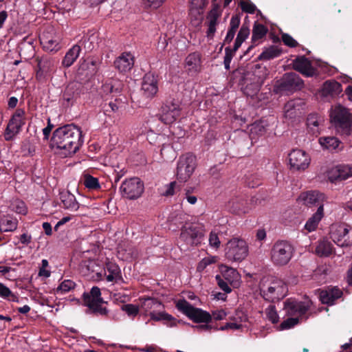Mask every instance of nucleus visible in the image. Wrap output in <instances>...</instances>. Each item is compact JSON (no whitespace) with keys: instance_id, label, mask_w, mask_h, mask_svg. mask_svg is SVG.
I'll list each match as a JSON object with an SVG mask.
<instances>
[{"instance_id":"nucleus-1","label":"nucleus","mask_w":352,"mask_h":352,"mask_svg":"<svg viewBox=\"0 0 352 352\" xmlns=\"http://www.w3.org/2000/svg\"><path fill=\"white\" fill-rule=\"evenodd\" d=\"M83 143L82 132L75 125L67 124L56 129L51 139V146L64 157L75 154Z\"/></svg>"},{"instance_id":"nucleus-2","label":"nucleus","mask_w":352,"mask_h":352,"mask_svg":"<svg viewBox=\"0 0 352 352\" xmlns=\"http://www.w3.org/2000/svg\"><path fill=\"white\" fill-rule=\"evenodd\" d=\"M261 296L268 301L279 300L287 294V286L278 278L272 276L263 277L259 283Z\"/></svg>"},{"instance_id":"nucleus-3","label":"nucleus","mask_w":352,"mask_h":352,"mask_svg":"<svg viewBox=\"0 0 352 352\" xmlns=\"http://www.w3.org/2000/svg\"><path fill=\"white\" fill-rule=\"evenodd\" d=\"M294 252L292 245L286 241L276 242L271 250V261L276 266H284L292 259Z\"/></svg>"},{"instance_id":"nucleus-4","label":"nucleus","mask_w":352,"mask_h":352,"mask_svg":"<svg viewBox=\"0 0 352 352\" xmlns=\"http://www.w3.org/2000/svg\"><path fill=\"white\" fill-rule=\"evenodd\" d=\"M226 258L232 261H241L248 255V246L245 241L233 238L228 241L225 248Z\"/></svg>"},{"instance_id":"nucleus-5","label":"nucleus","mask_w":352,"mask_h":352,"mask_svg":"<svg viewBox=\"0 0 352 352\" xmlns=\"http://www.w3.org/2000/svg\"><path fill=\"white\" fill-rule=\"evenodd\" d=\"M330 236L333 241L340 247L352 245V226L346 224H333L331 226Z\"/></svg>"},{"instance_id":"nucleus-6","label":"nucleus","mask_w":352,"mask_h":352,"mask_svg":"<svg viewBox=\"0 0 352 352\" xmlns=\"http://www.w3.org/2000/svg\"><path fill=\"white\" fill-rule=\"evenodd\" d=\"M83 300L85 306L89 307L90 311L96 314L106 316L108 310L102 306L104 302L101 297V292L99 287H93L89 293L83 294Z\"/></svg>"},{"instance_id":"nucleus-7","label":"nucleus","mask_w":352,"mask_h":352,"mask_svg":"<svg viewBox=\"0 0 352 352\" xmlns=\"http://www.w3.org/2000/svg\"><path fill=\"white\" fill-rule=\"evenodd\" d=\"M176 307L179 311L195 322L208 323L211 321V315L210 313L192 307L184 299L179 300L176 303Z\"/></svg>"},{"instance_id":"nucleus-8","label":"nucleus","mask_w":352,"mask_h":352,"mask_svg":"<svg viewBox=\"0 0 352 352\" xmlns=\"http://www.w3.org/2000/svg\"><path fill=\"white\" fill-rule=\"evenodd\" d=\"M196 157L187 153L182 155L177 162V179L180 182L188 181L196 168Z\"/></svg>"},{"instance_id":"nucleus-9","label":"nucleus","mask_w":352,"mask_h":352,"mask_svg":"<svg viewBox=\"0 0 352 352\" xmlns=\"http://www.w3.org/2000/svg\"><path fill=\"white\" fill-rule=\"evenodd\" d=\"M311 304V301L308 298L303 301L289 298L284 302L283 309L287 316L296 317L300 320L310 309Z\"/></svg>"},{"instance_id":"nucleus-10","label":"nucleus","mask_w":352,"mask_h":352,"mask_svg":"<svg viewBox=\"0 0 352 352\" xmlns=\"http://www.w3.org/2000/svg\"><path fill=\"white\" fill-rule=\"evenodd\" d=\"M331 119L336 126L341 129L344 133H350L352 118L351 113L346 108L342 106L336 107L331 113Z\"/></svg>"},{"instance_id":"nucleus-11","label":"nucleus","mask_w":352,"mask_h":352,"mask_svg":"<svg viewBox=\"0 0 352 352\" xmlns=\"http://www.w3.org/2000/svg\"><path fill=\"white\" fill-rule=\"evenodd\" d=\"M122 195L129 199L139 198L144 192V184L138 177L125 179L120 186Z\"/></svg>"},{"instance_id":"nucleus-12","label":"nucleus","mask_w":352,"mask_h":352,"mask_svg":"<svg viewBox=\"0 0 352 352\" xmlns=\"http://www.w3.org/2000/svg\"><path fill=\"white\" fill-rule=\"evenodd\" d=\"M25 111L17 109L12 116L4 133V138L9 141L12 140L25 124Z\"/></svg>"},{"instance_id":"nucleus-13","label":"nucleus","mask_w":352,"mask_h":352,"mask_svg":"<svg viewBox=\"0 0 352 352\" xmlns=\"http://www.w3.org/2000/svg\"><path fill=\"white\" fill-rule=\"evenodd\" d=\"M180 111L181 109L178 102H175L173 100L166 101L161 108L159 119L164 124H171L179 117Z\"/></svg>"},{"instance_id":"nucleus-14","label":"nucleus","mask_w":352,"mask_h":352,"mask_svg":"<svg viewBox=\"0 0 352 352\" xmlns=\"http://www.w3.org/2000/svg\"><path fill=\"white\" fill-rule=\"evenodd\" d=\"M204 236L200 227L195 225L184 226L181 232L180 239L188 245H197Z\"/></svg>"},{"instance_id":"nucleus-15","label":"nucleus","mask_w":352,"mask_h":352,"mask_svg":"<svg viewBox=\"0 0 352 352\" xmlns=\"http://www.w3.org/2000/svg\"><path fill=\"white\" fill-rule=\"evenodd\" d=\"M310 161L309 155L300 149H294L289 154L290 166L296 170H305L309 166Z\"/></svg>"},{"instance_id":"nucleus-16","label":"nucleus","mask_w":352,"mask_h":352,"mask_svg":"<svg viewBox=\"0 0 352 352\" xmlns=\"http://www.w3.org/2000/svg\"><path fill=\"white\" fill-rule=\"evenodd\" d=\"M303 81L295 73L285 74L278 82V87L280 91H294L303 87Z\"/></svg>"},{"instance_id":"nucleus-17","label":"nucleus","mask_w":352,"mask_h":352,"mask_svg":"<svg viewBox=\"0 0 352 352\" xmlns=\"http://www.w3.org/2000/svg\"><path fill=\"white\" fill-rule=\"evenodd\" d=\"M298 200L304 205L311 207L314 206H323V203L327 200L324 193L317 190H309L302 192L298 197Z\"/></svg>"},{"instance_id":"nucleus-18","label":"nucleus","mask_w":352,"mask_h":352,"mask_svg":"<svg viewBox=\"0 0 352 352\" xmlns=\"http://www.w3.org/2000/svg\"><path fill=\"white\" fill-rule=\"evenodd\" d=\"M113 65L119 72L126 73L134 65V56L130 52H123L116 58Z\"/></svg>"},{"instance_id":"nucleus-19","label":"nucleus","mask_w":352,"mask_h":352,"mask_svg":"<svg viewBox=\"0 0 352 352\" xmlns=\"http://www.w3.org/2000/svg\"><path fill=\"white\" fill-rule=\"evenodd\" d=\"M141 91L146 98H153L158 91L157 82L151 74H146L143 78Z\"/></svg>"},{"instance_id":"nucleus-20","label":"nucleus","mask_w":352,"mask_h":352,"mask_svg":"<svg viewBox=\"0 0 352 352\" xmlns=\"http://www.w3.org/2000/svg\"><path fill=\"white\" fill-rule=\"evenodd\" d=\"M293 68L307 77H311L316 74L311 62L305 56L297 57L293 61Z\"/></svg>"},{"instance_id":"nucleus-21","label":"nucleus","mask_w":352,"mask_h":352,"mask_svg":"<svg viewBox=\"0 0 352 352\" xmlns=\"http://www.w3.org/2000/svg\"><path fill=\"white\" fill-rule=\"evenodd\" d=\"M185 68L190 75L199 73L201 69V54L198 52L188 54L185 59Z\"/></svg>"},{"instance_id":"nucleus-22","label":"nucleus","mask_w":352,"mask_h":352,"mask_svg":"<svg viewBox=\"0 0 352 352\" xmlns=\"http://www.w3.org/2000/svg\"><path fill=\"white\" fill-rule=\"evenodd\" d=\"M59 196L60 204L63 208L71 211H77L78 210L80 205L74 195L69 191L64 190L60 192Z\"/></svg>"},{"instance_id":"nucleus-23","label":"nucleus","mask_w":352,"mask_h":352,"mask_svg":"<svg viewBox=\"0 0 352 352\" xmlns=\"http://www.w3.org/2000/svg\"><path fill=\"white\" fill-rule=\"evenodd\" d=\"M342 292L338 287L328 288L320 293V299L323 304L333 305L335 300L341 298Z\"/></svg>"},{"instance_id":"nucleus-24","label":"nucleus","mask_w":352,"mask_h":352,"mask_svg":"<svg viewBox=\"0 0 352 352\" xmlns=\"http://www.w3.org/2000/svg\"><path fill=\"white\" fill-rule=\"evenodd\" d=\"M41 44L45 50L48 52H57L60 46L59 38L56 36H50L47 33L43 32L40 36Z\"/></svg>"},{"instance_id":"nucleus-25","label":"nucleus","mask_w":352,"mask_h":352,"mask_svg":"<svg viewBox=\"0 0 352 352\" xmlns=\"http://www.w3.org/2000/svg\"><path fill=\"white\" fill-rule=\"evenodd\" d=\"M342 92L340 83L336 80H327L324 82L321 89V94L324 97H334Z\"/></svg>"},{"instance_id":"nucleus-26","label":"nucleus","mask_w":352,"mask_h":352,"mask_svg":"<svg viewBox=\"0 0 352 352\" xmlns=\"http://www.w3.org/2000/svg\"><path fill=\"white\" fill-rule=\"evenodd\" d=\"M106 279L108 282H118L122 280L120 267L115 263L108 262L104 268Z\"/></svg>"},{"instance_id":"nucleus-27","label":"nucleus","mask_w":352,"mask_h":352,"mask_svg":"<svg viewBox=\"0 0 352 352\" xmlns=\"http://www.w3.org/2000/svg\"><path fill=\"white\" fill-rule=\"evenodd\" d=\"M324 217V208L320 205L317 211L307 221L305 225V229L309 232L316 230L318 223Z\"/></svg>"},{"instance_id":"nucleus-28","label":"nucleus","mask_w":352,"mask_h":352,"mask_svg":"<svg viewBox=\"0 0 352 352\" xmlns=\"http://www.w3.org/2000/svg\"><path fill=\"white\" fill-rule=\"evenodd\" d=\"M246 320V315L242 311H236L235 316L233 317V322H228L226 325L221 327L218 329L221 331H225L229 329H239L243 326L242 323Z\"/></svg>"},{"instance_id":"nucleus-29","label":"nucleus","mask_w":352,"mask_h":352,"mask_svg":"<svg viewBox=\"0 0 352 352\" xmlns=\"http://www.w3.org/2000/svg\"><path fill=\"white\" fill-rule=\"evenodd\" d=\"M19 53L26 58L34 55V40L30 38H25L19 44Z\"/></svg>"},{"instance_id":"nucleus-30","label":"nucleus","mask_w":352,"mask_h":352,"mask_svg":"<svg viewBox=\"0 0 352 352\" xmlns=\"http://www.w3.org/2000/svg\"><path fill=\"white\" fill-rule=\"evenodd\" d=\"M140 300L145 316H149V313L155 311L162 307V303L153 298H140Z\"/></svg>"},{"instance_id":"nucleus-31","label":"nucleus","mask_w":352,"mask_h":352,"mask_svg":"<svg viewBox=\"0 0 352 352\" xmlns=\"http://www.w3.org/2000/svg\"><path fill=\"white\" fill-rule=\"evenodd\" d=\"M150 320L156 322L164 321V324L168 327H174L176 325L175 319L170 314L165 311H153L149 313Z\"/></svg>"},{"instance_id":"nucleus-32","label":"nucleus","mask_w":352,"mask_h":352,"mask_svg":"<svg viewBox=\"0 0 352 352\" xmlns=\"http://www.w3.org/2000/svg\"><path fill=\"white\" fill-rule=\"evenodd\" d=\"M221 277L226 280L229 284L232 285H238L240 280V275L238 272L232 267H224L222 268Z\"/></svg>"},{"instance_id":"nucleus-33","label":"nucleus","mask_w":352,"mask_h":352,"mask_svg":"<svg viewBox=\"0 0 352 352\" xmlns=\"http://www.w3.org/2000/svg\"><path fill=\"white\" fill-rule=\"evenodd\" d=\"M80 52V45L78 44L74 45L69 51L66 53L63 60V65L66 67H70L79 56Z\"/></svg>"},{"instance_id":"nucleus-34","label":"nucleus","mask_w":352,"mask_h":352,"mask_svg":"<svg viewBox=\"0 0 352 352\" xmlns=\"http://www.w3.org/2000/svg\"><path fill=\"white\" fill-rule=\"evenodd\" d=\"M282 53L280 47L275 45H272L265 49L263 52L258 56V58L260 60H270L278 57Z\"/></svg>"},{"instance_id":"nucleus-35","label":"nucleus","mask_w":352,"mask_h":352,"mask_svg":"<svg viewBox=\"0 0 352 352\" xmlns=\"http://www.w3.org/2000/svg\"><path fill=\"white\" fill-rule=\"evenodd\" d=\"M333 247L332 243L327 240H322L318 242L316 247V254L319 256H329L333 252Z\"/></svg>"},{"instance_id":"nucleus-36","label":"nucleus","mask_w":352,"mask_h":352,"mask_svg":"<svg viewBox=\"0 0 352 352\" xmlns=\"http://www.w3.org/2000/svg\"><path fill=\"white\" fill-rule=\"evenodd\" d=\"M17 219L10 216L3 217L0 221L1 229L4 232L14 231L17 228Z\"/></svg>"},{"instance_id":"nucleus-37","label":"nucleus","mask_w":352,"mask_h":352,"mask_svg":"<svg viewBox=\"0 0 352 352\" xmlns=\"http://www.w3.org/2000/svg\"><path fill=\"white\" fill-rule=\"evenodd\" d=\"M230 207L233 212L237 214L246 213L248 208L246 206V201L241 198H235L229 202Z\"/></svg>"},{"instance_id":"nucleus-38","label":"nucleus","mask_w":352,"mask_h":352,"mask_svg":"<svg viewBox=\"0 0 352 352\" xmlns=\"http://www.w3.org/2000/svg\"><path fill=\"white\" fill-rule=\"evenodd\" d=\"M240 24V19L237 16H232L230 22V28L225 38V43H230L234 37L236 30Z\"/></svg>"},{"instance_id":"nucleus-39","label":"nucleus","mask_w":352,"mask_h":352,"mask_svg":"<svg viewBox=\"0 0 352 352\" xmlns=\"http://www.w3.org/2000/svg\"><path fill=\"white\" fill-rule=\"evenodd\" d=\"M320 144L326 149L335 150L338 148L340 142L336 137H321L319 139Z\"/></svg>"},{"instance_id":"nucleus-40","label":"nucleus","mask_w":352,"mask_h":352,"mask_svg":"<svg viewBox=\"0 0 352 352\" xmlns=\"http://www.w3.org/2000/svg\"><path fill=\"white\" fill-rule=\"evenodd\" d=\"M98 36L92 34L89 36H84L78 43V45L83 46L85 50L88 52L92 51L96 46V40Z\"/></svg>"},{"instance_id":"nucleus-41","label":"nucleus","mask_w":352,"mask_h":352,"mask_svg":"<svg viewBox=\"0 0 352 352\" xmlns=\"http://www.w3.org/2000/svg\"><path fill=\"white\" fill-rule=\"evenodd\" d=\"M82 183L87 188L91 190H96L100 188V185L98 178L94 177L89 174H85L83 175Z\"/></svg>"},{"instance_id":"nucleus-42","label":"nucleus","mask_w":352,"mask_h":352,"mask_svg":"<svg viewBox=\"0 0 352 352\" xmlns=\"http://www.w3.org/2000/svg\"><path fill=\"white\" fill-rule=\"evenodd\" d=\"M267 28L262 24H255L252 30V40L256 44L257 41L263 38L267 34Z\"/></svg>"},{"instance_id":"nucleus-43","label":"nucleus","mask_w":352,"mask_h":352,"mask_svg":"<svg viewBox=\"0 0 352 352\" xmlns=\"http://www.w3.org/2000/svg\"><path fill=\"white\" fill-rule=\"evenodd\" d=\"M266 318L273 324H276L279 321V316L273 305H270L265 310Z\"/></svg>"},{"instance_id":"nucleus-44","label":"nucleus","mask_w":352,"mask_h":352,"mask_svg":"<svg viewBox=\"0 0 352 352\" xmlns=\"http://www.w3.org/2000/svg\"><path fill=\"white\" fill-rule=\"evenodd\" d=\"M75 286V283L72 280H65L57 287L56 293L60 294H65L74 289Z\"/></svg>"},{"instance_id":"nucleus-45","label":"nucleus","mask_w":352,"mask_h":352,"mask_svg":"<svg viewBox=\"0 0 352 352\" xmlns=\"http://www.w3.org/2000/svg\"><path fill=\"white\" fill-rule=\"evenodd\" d=\"M320 118L317 115L311 114L307 118V126L313 132V133H318V126L320 123Z\"/></svg>"},{"instance_id":"nucleus-46","label":"nucleus","mask_w":352,"mask_h":352,"mask_svg":"<svg viewBox=\"0 0 352 352\" xmlns=\"http://www.w3.org/2000/svg\"><path fill=\"white\" fill-rule=\"evenodd\" d=\"M341 172L339 166L331 168L327 173V178L331 183L342 181Z\"/></svg>"},{"instance_id":"nucleus-47","label":"nucleus","mask_w":352,"mask_h":352,"mask_svg":"<svg viewBox=\"0 0 352 352\" xmlns=\"http://www.w3.org/2000/svg\"><path fill=\"white\" fill-rule=\"evenodd\" d=\"M0 296L5 299H8L12 301H17L18 298L16 295H14L10 289L4 285L3 283H0Z\"/></svg>"},{"instance_id":"nucleus-48","label":"nucleus","mask_w":352,"mask_h":352,"mask_svg":"<svg viewBox=\"0 0 352 352\" xmlns=\"http://www.w3.org/2000/svg\"><path fill=\"white\" fill-rule=\"evenodd\" d=\"M300 320L296 317L288 316V318L283 320L280 325V330L289 329L299 323Z\"/></svg>"},{"instance_id":"nucleus-49","label":"nucleus","mask_w":352,"mask_h":352,"mask_svg":"<svg viewBox=\"0 0 352 352\" xmlns=\"http://www.w3.org/2000/svg\"><path fill=\"white\" fill-rule=\"evenodd\" d=\"M122 310L131 318L135 317L139 314V307L133 304H126L122 307Z\"/></svg>"},{"instance_id":"nucleus-50","label":"nucleus","mask_w":352,"mask_h":352,"mask_svg":"<svg viewBox=\"0 0 352 352\" xmlns=\"http://www.w3.org/2000/svg\"><path fill=\"white\" fill-rule=\"evenodd\" d=\"M250 131L252 135L256 134L258 135H263L265 133L267 130L265 125L263 124V122H255L254 124H253L252 125Z\"/></svg>"},{"instance_id":"nucleus-51","label":"nucleus","mask_w":352,"mask_h":352,"mask_svg":"<svg viewBox=\"0 0 352 352\" xmlns=\"http://www.w3.org/2000/svg\"><path fill=\"white\" fill-rule=\"evenodd\" d=\"M103 111L104 114L109 115V113L113 112L116 113L119 109V105L118 104V102L116 100L115 101L109 102L108 104H105L103 106Z\"/></svg>"},{"instance_id":"nucleus-52","label":"nucleus","mask_w":352,"mask_h":352,"mask_svg":"<svg viewBox=\"0 0 352 352\" xmlns=\"http://www.w3.org/2000/svg\"><path fill=\"white\" fill-rule=\"evenodd\" d=\"M217 261L215 256H208L204 258L197 265V270L203 271L208 265L215 263Z\"/></svg>"},{"instance_id":"nucleus-53","label":"nucleus","mask_w":352,"mask_h":352,"mask_svg":"<svg viewBox=\"0 0 352 352\" xmlns=\"http://www.w3.org/2000/svg\"><path fill=\"white\" fill-rule=\"evenodd\" d=\"M240 6L241 10L247 13L254 14L255 12L256 6L250 1H241L240 2Z\"/></svg>"},{"instance_id":"nucleus-54","label":"nucleus","mask_w":352,"mask_h":352,"mask_svg":"<svg viewBox=\"0 0 352 352\" xmlns=\"http://www.w3.org/2000/svg\"><path fill=\"white\" fill-rule=\"evenodd\" d=\"M191 8L190 11L199 13V10L204 8L206 5L205 0H190Z\"/></svg>"},{"instance_id":"nucleus-55","label":"nucleus","mask_w":352,"mask_h":352,"mask_svg":"<svg viewBox=\"0 0 352 352\" xmlns=\"http://www.w3.org/2000/svg\"><path fill=\"white\" fill-rule=\"evenodd\" d=\"M216 280L217 281V284L219 287L224 291L226 293H230L231 292V288L228 285V282H227L226 280H224L221 276L217 275L216 276Z\"/></svg>"},{"instance_id":"nucleus-56","label":"nucleus","mask_w":352,"mask_h":352,"mask_svg":"<svg viewBox=\"0 0 352 352\" xmlns=\"http://www.w3.org/2000/svg\"><path fill=\"white\" fill-rule=\"evenodd\" d=\"M339 168L343 180L352 177V165L340 166Z\"/></svg>"},{"instance_id":"nucleus-57","label":"nucleus","mask_w":352,"mask_h":352,"mask_svg":"<svg viewBox=\"0 0 352 352\" xmlns=\"http://www.w3.org/2000/svg\"><path fill=\"white\" fill-rule=\"evenodd\" d=\"M281 37L282 41L285 45L291 47H294L298 45L297 41L294 39L289 34L284 33L282 34Z\"/></svg>"},{"instance_id":"nucleus-58","label":"nucleus","mask_w":352,"mask_h":352,"mask_svg":"<svg viewBox=\"0 0 352 352\" xmlns=\"http://www.w3.org/2000/svg\"><path fill=\"white\" fill-rule=\"evenodd\" d=\"M250 34V29L248 26L243 25L237 34L236 38L243 42L248 38Z\"/></svg>"},{"instance_id":"nucleus-59","label":"nucleus","mask_w":352,"mask_h":352,"mask_svg":"<svg viewBox=\"0 0 352 352\" xmlns=\"http://www.w3.org/2000/svg\"><path fill=\"white\" fill-rule=\"evenodd\" d=\"M13 210L19 214H25L27 212V208L23 201H16L13 204Z\"/></svg>"},{"instance_id":"nucleus-60","label":"nucleus","mask_w":352,"mask_h":352,"mask_svg":"<svg viewBox=\"0 0 352 352\" xmlns=\"http://www.w3.org/2000/svg\"><path fill=\"white\" fill-rule=\"evenodd\" d=\"M284 113L286 118H292L294 114V103L290 101L285 104L284 107Z\"/></svg>"},{"instance_id":"nucleus-61","label":"nucleus","mask_w":352,"mask_h":352,"mask_svg":"<svg viewBox=\"0 0 352 352\" xmlns=\"http://www.w3.org/2000/svg\"><path fill=\"white\" fill-rule=\"evenodd\" d=\"M209 243L210 245L218 248L220 246L221 242L220 240L217 236V234L214 232H211L209 236Z\"/></svg>"},{"instance_id":"nucleus-62","label":"nucleus","mask_w":352,"mask_h":352,"mask_svg":"<svg viewBox=\"0 0 352 352\" xmlns=\"http://www.w3.org/2000/svg\"><path fill=\"white\" fill-rule=\"evenodd\" d=\"M211 319L214 318L215 320H222L226 318L227 314L223 309L214 310L212 311Z\"/></svg>"},{"instance_id":"nucleus-63","label":"nucleus","mask_w":352,"mask_h":352,"mask_svg":"<svg viewBox=\"0 0 352 352\" xmlns=\"http://www.w3.org/2000/svg\"><path fill=\"white\" fill-rule=\"evenodd\" d=\"M19 241L24 245H28L32 242V236L28 232H24L19 237Z\"/></svg>"},{"instance_id":"nucleus-64","label":"nucleus","mask_w":352,"mask_h":352,"mask_svg":"<svg viewBox=\"0 0 352 352\" xmlns=\"http://www.w3.org/2000/svg\"><path fill=\"white\" fill-rule=\"evenodd\" d=\"M165 1L166 0H144L147 6L153 8H157L160 7L165 2Z\"/></svg>"}]
</instances>
